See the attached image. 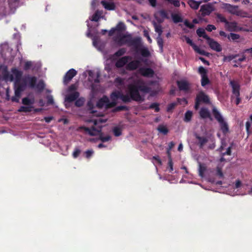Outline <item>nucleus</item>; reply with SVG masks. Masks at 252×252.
Returning <instances> with one entry per match:
<instances>
[{"instance_id":"nucleus-1","label":"nucleus","mask_w":252,"mask_h":252,"mask_svg":"<svg viewBox=\"0 0 252 252\" xmlns=\"http://www.w3.org/2000/svg\"><path fill=\"white\" fill-rule=\"evenodd\" d=\"M151 91V88L145 85L142 80L138 79L127 86L126 90V94L119 93L117 97L124 103H129L132 100L141 102L144 101L145 99L144 96L140 94V92L148 94Z\"/></svg>"},{"instance_id":"nucleus-2","label":"nucleus","mask_w":252,"mask_h":252,"mask_svg":"<svg viewBox=\"0 0 252 252\" xmlns=\"http://www.w3.org/2000/svg\"><path fill=\"white\" fill-rule=\"evenodd\" d=\"M106 32H107L108 35L106 40H103L98 36H94L92 40L94 46L103 53L104 58L106 59L105 61V70L108 73H109L110 72V55L105 51V48L107 43L109 42L110 38V31L102 30L101 31V33L102 35H104Z\"/></svg>"},{"instance_id":"nucleus-3","label":"nucleus","mask_w":252,"mask_h":252,"mask_svg":"<svg viewBox=\"0 0 252 252\" xmlns=\"http://www.w3.org/2000/svg\"><path fill=\"white\" fill-rule=\"evenodd\" d=\"M106 120L103 118H97L93 120L94 126L91 127L82 126L81 129H83L86 133L91 136L99 135V139L103 142L109 141L110 139V136L107 135L104 137L101 133V128L103 126V124L105 123Z\"/></svg>"},{"instance_id":"nucleus-4","label":"nucleus","mask_w":252,"mask_h":252,"mask_svg":"<svg viewBox=\"0 0 252 252\" xmlns=\"http://www.w3.org/2000/svg\"><path fill=\"white\" fill-rule=\"evenodd\" d=\"M113 41L118 45H127L128 46L137 47L140 44L141 38L139 37L133 38L131 34H125L123 33H116L113 37Z\"/></svg>"},{"instance_id":"nucleus-5","label":"nucleus","mask_w":252,"mask_h":252,"mask_svg":"<svg viewBox=\"0 0 252 252\" xmlns=\"http://www.w3.org/2000/svg\"><path fill=\"white\" fill-rule=\"evenodd\" d=\"M88 80L92 84L91 86L92 91L93 93H96L98 91L99 86L98 84L100 82L99 77L100 74L98 72H94L93 70H89L88 71Z\"/></svg>"},{"instance_id":"nucleus-6","label":"nucleus","mask_w":252,"mask_h":252,"mask_svg":"<svg viewBox=\"0 0 252 252\" xmlns=\"http://www.w3.org/2000/svg\"><path fill=\"white\" fill-rule=\"evenodd\" d=\"M201 103H203L206 104H211V101L209 96L203 91L200 92L196 95L195 99L194 108L196 110H197Z\"/></svg>"},{"instance_id":"nucleus-7","label":"nucleus","mask_w":252,"mask_h":252,"mask_svg":"<svg viewBox=\"0 0 252 252\" xmlns=\"http://www.w3.org/2000/svg\"><path fill=\"white\" fill-rule=\"evenodd\" d=\"M223 5V8L232 14L242 17H247V13L242 10H238L237 6L233 5L229 3H224Z\"/></svg>"},{"instance_id":"nucleus-8","label":"nucleus","mask_w":252,"mask_h":252,"mask_svg":"<svg viewBox=\"0 0 252 252\" xmlns=\"http://www.w3.org/2000/svg\"><path fill=\"white\" fill-rule=\"evenodd\" d=\"M26 87L27 85L23 81V78L21 81H15L14 84L15 94L17 96H21L22 92L25 90Z\"/></svg>"},{"instance_id":"nucleus-9","label":"nucleus","mask_w":252,"mask_h":252,"mask_svg":"<svg viewBox=\"0 0 252 252\" xmlns=\"http://www.w3.org/2000/svg\"><path fill=\"white\" fill-rule=\"evenodd\" d=\"M228 30L230 32H238L240 31L248 32L249 30L245 28L240 27L238 26V24L236 22H228L225 26Z\"/></svg>"},{"instance_id":"nucleus-10","label":"nucleus","mask_w":252,"mask_h":252,"mask_svg":"<svg viewBox=\"0 0 252 252\" xmlns=\"http://www.w3.org/2000/svg\"><path fill=\"white\" fill-rule=\"evenodd\" d=\"M146 63L147 61V59H141V60H135L130 62L126 64V68L127 70H135L138 68V67L141 64V62Z\"/></svg>"},{"instance_id":"nucleus-11","label":"nucleus","mask_w":252,"mask_h":252,"mask_svg":"<svg viewBox=\"0 0 252 252\" xmlns=\"http://www.w3.org/2000/svg\"><path fill=\"white\" fill-rule=\"evenodd\" d=\"M23 81L25 82L27 86L28 85L29 87L33 88L35 87L37 78L35 76H32L28 74L23 77Z\"/></svg>"},{"instance_id":"nucleus-12","label":"nucleus","mask_w":252,"mask_h":252,"mask_svg":"<svg viewBox=\"0 0 252 252\" xmlns=\"http://www.w3.org/2000/svg\"><path fill=\"white\" fill-rule=\"evenodd\" d=\"M96 107L99 109L105 107V108H110V101L106 96H103L99 99L97 103Z\"/></svg>"},{"instance_id":"nucleus-13","label":"nucleus","mask_w":252,"mask_h":252,"mask_svg":"<svg viewBox=\"0 0 252 252\" xmlns=\"http://www.w3.org/2000/svg\"><path fill=\"white\" fill-rule=\"evenodd\" d=\"M213 10L214 7L211 3L201 5L200 9L202 16L209 15Z\"/></svg>"},{"instance_id":"nucleus-14","label":"nucleus","mask_w":252,"mask_h":252,"mask_svg":"<svg viewBox=\"0 0 252 252\" xmlns=\"http://www.w3.org/2000/svg\"><path fill=\"white\" fill-rule=\"evenodd\" d=\"M76 74L77 71L74 69H70L63 77V82L64 84L67 85Z\"/></svg>"},{"instance_id":"nucleus-15","label":"nucleus","mask_w":252,"mask_h":252,"mask_svg":"<svg viewBox=\"0 0 252 252\" xmlns=\"http://www.w3.org/2000/svg\"><path fill=\"white\" fill-rule=\"evenodd\" d=\"M138 71L142 76L146 77H152L155 73L153 69L150 67H141Z\"/></svg>"},{"instance_id":"nucleus-16","label":"nucleus","mask_w":252,"mask_h":252,"mask_svg":"<svg viewBox=\"0 0 252 252\" xmlns=\"http://www.w3.org/2000/svg\"><path fill=\"white\" fill-rule=\"evenodd\" d=\"M207 42L212 50L217 52H220L222 50L221 46L213 39L210 38Z\"/></svg>"},{"instance_id":"nucleus-17","label":"nucleus","mask_w":252,"mask_h":252,"mask_svg":"<svg viewBox=\"0 0 252 252\" xmlns=\"http://www.w3.org/2000/svg\"><path fill=\"white\" fill-rule=\"evenodd\" d=\"M131 60V57L129 56L123 57L119 59L116 63V66L118 68H121L126 65L129 60Z\"/></svg>"},{"instance_id":"nucleus-18","label":"nucleus","mask_w":252,"mask_h":252,"mask_svg":"<svg viewBox=\"0 0 252 252\" xmlns=\"http://www.w3.org/2000/svg\"><path fill=\"white\" fill-rule=\"evenodd\" d=\"M194 137L198 140L197 145L199 148H203L204 145L208 142V138L205 136H201L197 133L194 134Z\"/></svg>"},{"instance_id":"nucleus-19","label":"nucleus","mask_w":252,"mask_h":252,"mask_svg":"<svg viewBox=\"0 0 252 252\" xmlns=\"http://www.w3.org/2000/svg\"><path fill=\"white\" fill-rule=\"evenodd\" d=\"M126 30L125 24L122 22H119L115 28H111V35L117 32V33H122Z\"/></svg>"},{"instance_id":"nucleus-20","label":"nucleus","mask_w":252,"mask_h":252,"mask_svg":"<svg viewBox=\"0 0 252 252\" xmlns=\"http://www.w3.org/2000/svg\"><path fill=\"white\" fill-rule=\"evenodd\" d=\"M11 72L12 74L10 75V80L13 81L14 79L13 75L15 77V81H19L22 80L21 77L23 75L22 71L19 70L16 68H13L11 69Z\"/></svg>"},{"instance_id":"nucleus-21","label":"nucleus","mask_w":252,"mask_h":252,"mask_svg":"<svg viewBox=\"0 0 252 252\" xmlns=\"http://www.w3.org/2000/svg\"><path fill=\"white\" fill-rule=\"evenodd\" d=\"M230 85L232 88V93L235 96L240 95V86L237 83L234 81L230 82Z\"/></svg>"},{"instance_id":"nucleus-22","label":"nucleus","mask_w":252,"mask_h":252,"mask_svg":"<svg viewBox=\"0 0 252 252\" xmlns=\"http://www.w3.org/2000/svg\"><path fill=\"white\" fill-rule=\"evenodd\" d=\"M79 93L78 92H74L69 94L65 96V101L68 102H73L79 97Z\"/></svg>"},{"instance_id":"nucleus-23","label":"nucleus","mask_w":252,"mask_h":252,"mask_svg":"<svg viewBox=\"0 0 252 252\" xmlns=\"http://www.w3.org/2000/svg\"><path fill=\"white\" fill-rule=\"evenodd\" d=\"M199 114L200 117L202 119L209 118L210 120H212L210 112L207 108H201L199 111Z\"/></svg>"},{"instance_id":"nucleus-24","label":"nucleus","mask_w":252,"mask_h":252,"mask_svg":"<svg viewBox=\"0 0 252 252\" xmlns=\"http://www.w3.org/2000/svg\"><path fill=\"white\" fill-rule=\"evenodd\" d=\"M178 87L181 91H188L189 89V83L184 80L178 81L177 82Z\"/></svg>"},{"instance_id":"nucleus-25","label":"nucleus","mask_w":252,"mask_h":252,"mask_svg":"<svg viewBox=\"0 0 252 252\" xmlns=\"http://www.w3.org/2000/svg\"><path fill=\"white\" fill-rule=\"evenodd\" d=\"M87 107L88 109L90 111V113L94 116H96L98 117V118H100V116H102V114L94 110V105L91 100H90L87 102Z\"/></svg>"},{"instance_id":"nucleus-26","label":"nucleus","mask_w":252,"mask_h":252,"mask_svg":"<svg viewBox=\"0 0 252 252\" xmlns=\"http://www.w3.org/2000/svg\"><path fill=\"white\" fill-rule=\"evenodd\" d=\"M212 113L213 116L216 120L219 123L220 122H222L223 120V118L221 115L220 113L219 112V111L217 109V108L214 107L212 109Z\"/></svg>"},{"instance_id":"nucleus-27","label":"nucleus","mask_w":252,"mask_h":252,"mask_svg":"<svg viewBox=\"0 0 252 252\" xmlns=\"http://www.w3.org/2000/svg\"><path fill=\"white\" fill-rule=\"evenodd\" d=\"M152 23L154 27L155 31L158 33V36H161L163 32L161 25L158 24L155 21H152Z\"/></svg>"},{"instance_id":"nucleus-28","label":"nucleus","mask_w":252,"mask_h":252,"mask_svg":"<svg viewBox=\"0 0 252 252\" xmlns=\"http://www.w3.org/2000/svg\"><path fill=\"white\" fill-rule=\"evenodd\" d=\"M201 3V1H197L194 0H189L188 1V3L189 4V6L194 10L197 9Z\"/></svg>"},{"instance_id":"nucleus-29","label":"nucleus","mask_w":252,"mask_h":252,"mask_svg":"<svg viewBox=\"0 0 252 252\" xmlns=\"http://www.w3.org/2000/svg\"><path fill=\"white\" fill-rule=\"evenodd\" d=\"M219 124L220 125V129L222 133L224 134L227 133L229 131V127L227 123L223 120H222V122H219Z\"/></svg>"},{"instance_id":"nucleus-30","label":"nucleus","mask_w":252,"mask_h":252,"mask_svg":"<svg viewBox=\"0 0 252 252\" xmlns=\"http://www.w3.org/2000/svg\"><path fill=\"white\" fill-rule=\"evenodd\" d=\"M196 33L199 37H202L207 40V41L210 39V37L206 34L205 31L204 29L199 28L196 30Z\"/></svg>"},{"instance_id":"nucleus-31","label":"nucleus","mask_w":252,"mask_h":252,"mask_svg":"<svg viewBox=\"0 0 252 252\" xmlns=\"http://www.w3.org/2000/svg\"><path fill=\"white\" fill-rule=\"evenodd\" d=\"M227 38L230 41L238 42V40L240 38V35L238 34L231 32L228 34Z\"/></svg>"},{"instance_id":"nucleus-32","label":"nucleus","mask_w":252,"mask_h":252,"mask_svg":"<svg viewBox=\"0 0 252 252\" xmlns=\"http://www.w3.org/2000/svg\"><path fill=\"white\" fill-rule=\"evenodd\" d=\"M215 15L217 21L218 22L224 23L225 24V25H226L228 21L226 20V19L224 16H223L221 14H220L219 13H215Z\"/></svg>"},{"instance_id":"nucleus-33","label":"nucleus","mask_w":252,"mask_h":252,"mask_svg":"<svg viewBox=\"0 0 252 252\" xmlns=\"http://www.w3.org/2000/svg\"><path fill=\"white\" fill-rule=\"evenodd\" d=\"M102 14V12L101 11L96 10L90 20L92 21L97 22L101 18Z\"/></svg>"},{"instance_id":"nucleus-34","label":"nucleus","mask_w":252,"mask_h":252,"mask_svg":"<svg viewBox=\"0 0 252 252\" xmlns=\"http://www.w3.org/2000/svg\"><path fill=\"white\" fill-rule=\"evenodd\" d=\"M141 56L144 58H148L151 56L149 50L147 48H142L140 49Z\"/></svg>"},{"instance_id":"nucleus-35","label":"nucleus","mask_w":252,"mask_h":252,"mask_svg":"<svg viewBox=\"0 0 252 252\" xmlns=\"http://www.w3.org/2000/svg\"><path fill=\"white\" fill-rule=\"evenodd\" d=\"M171 17L173 21L175 23H178L183 21V19L181 16L178 14L172 13Z\"/></svg>"},{"instance_id":"nucleus-36","label":"nucleus","mask_w":252,"mask_h":252,"mask_svg":"<svg viewBox=\"0 0 252 252\" xmlns=\"http://www.w3.org/2000/svg\"><path fill=\"white\" fill-rule=\"evenodd\" d=\"M155 14H158V15H159L161 17V18L167 19H169L168 14L165 10L162 9L159 10L158 12L155 13Z\"/></svg>"},{"instance_id":"nucleus-37","label":"nucleus","mask_w":252,"mask_h":252,"mask_svg":"<svg viewBox=\"0 0 252 252\" xmlns=\"http://www.w3.org/2000/svg\"><path fill=\"white\" fill-rule=\"evenodd\" d=\"M33 107L32 106H22L18 109V112H30L32 111Z\"/></svg>"},{"instance_id":"nucleus-38","label":"nucleus","mask_w":252,"mask_h":252,"mask_svg":"<svg viewBox=\"0 0 252 252\" xmlns=\"http://www.w3.org/2000/svg\"><path fill=\"white\" fill-rule=\"evenodd\" d=\"M192 117V112L191 111H187L185 114L184 121L185 122H189L191 121Z\"/></svg>"},{"instance_id":"nucleus-39","label":"nucleus","mask_w":252,"mask_h":252,"mask_svg":"<svg viewBox=\"0 0 252 252\" xmlns=\"http://www.w3.org/2000/svg\"><path fill=\"white\" fill-rule=\"evenodd\" d=\"M30 69H32V70H33L34 69V67H33V63L31 61H27L25 62L24 66V69L25 71H27L29 70Z\"/></svg>"},{"instance_id":"nucleus-40","label":"nucleus","mask_w":252,"mask_h":252,"mask_svg":"<svg viewBox=\"0 0 252 252\" xmlns=\"http://www.w3.org/2000/svg\"><path fill=\"white\" fill-rule=\"evenodd\" d=\"M210 83V81L208 77V75L201 77V84L202 87H205Z\"/></svg>"},{"instance_id":"nucleus-41","label":"nucleus","mask_w":252,"mask_h":252,"mask_svg":"<svg viewBox=\"0 0 252 252\" xmlns=\"http://www.w3.org/2000/svg\"><path fill=\"white\" fill-rule=\"evenodd\" d=\"M85 101V99L84 97H80L76 100L75 105L78 107H81L84 105Z\"/></svg>"},{"instance_id":"nucleus-42","label":"nucleus","mask_w":252,"mask_h":252,"mask_svg":"<svg viewBox=\"0 0 252 252\" xmlns=\"http://www.w3.org/2000/svg\"><path fill=\"white\" fill-rule=\"evenodd\" d=\"M198 72L199 74H200L201 77H202L207 75L208 71L204 67L200 66L198 67Z\"/></svg>"},{"instance_id":"nucleus-43","label":"nucleus","mask_w":252,"mask_h":252,"mask_svg":"<svg viewBox=\"0 0 252 252\" xmlns=\"http://www.w3.org/2000/svg\"><path fill=\"white\" fill-rule=\"evenodd\" d=\"M22 103L25 105L31 106L33 103V101L30 99L29 97H26L22 99Z\"/></svg>"},{"instance_id":"nucleus-44","label":"nucleus","mask_w":252,"mask_h":252,"mask_svg":"<svg viewBox=\"0 0 252 252\" xmlns=\"http://www.w3.org/2000/svg\"><path fill=\"white\" fill-rule=\"evenodd\" d=\"M113 132L115 136H119L122 134V129L118 126L114 127Z\"/></svg>"},{"instance_id":"nucleus-45","label":"nucleus","mask_w":252,"mask_h":252,"mask_svg":"<svg viewBox=\"0 0 252 252\" xmlns=\"http://www.w3.org/2000/svg\"><path fill=\"white\" fill-rule=\"evenodd\" d=\"M157 41L161 52H162L163 47V40L161 36H158L157 38Z\"/></svg>"},{"instance_id":"nucleus-46","label":"nucleus","mask_w":252,"mask_h":252,"mask_svg":"<svg viewBox=\"0 0 252 252\" xmlns=\"http://www.w3.org/2000/svg\"><path fill=\"white\" fill-rule=\"evenodd\" d=\"M36 88L40 91H42L45 88V84L42 80H40L35 86Z\"/></svg>"},{"instance_id":"nucleus-47","label":"nucleus","mask_w":252,"mask_h":252,"mask_svg":"<svg viewBox=\"0 0 252 252\" xmlns=\"http://www.w3.org/2000/svg\"><path fill=\"white\" fill-rule=\"evenodd\" d=\"M158 129L160 133H163L164 135L167 134L168 132V129L164 126H159Z\"/></svg>"},{"instance_id":"nucleus-48","label":"nucleus","mask_w":252,"mask_h":252,"mask_svg":"<svg viewBox=\"0 0 252 252\" xmlns=\"http://www.w3.org/2000/svg\"><path fill=\"white\" fill-rule=\"evenodd\" d=\"M149 108L151 109H155V111L156 112H158L159 111L160 109L159 107V104L157 102H154L152 103L150 106Z\"/></svg>"},{"instance_id":"nucleus-49","label":"nucleus","mask_w":252,"mask_h":252,"mask_svg":"<svg viewBox=\"0 0 252 252\" xmlns=\"http://www.w3.org/2000/svg\"><path fill=\"white\" fill-rule=\"evenodd\" d=\"M239 55L238 54L232 55L228 56H224L223 57V62H226V61L230 62L231 60H232L233 59H235Z\"/></svg>"},{"instance_id":"nucleus-50","label":"nucleus","mask_w":252,"mask_h":252,"mask_svg":"<svg viewBox=\"0 0 252 252\" xmlns=\"http://www.w3.org/2000/svg\"><path fill=\"white\" fill-rule=\"evenodd\" d=\"M196 52L198 53V54L204 55V56H208V53L205 52L203 50L200 49L197 46H196L193 49Z\"/></svg>"},{"instance_id":"nucleus-51","label":"nucleus","mask_w":252,"mask_h":252,"mask_svg":"<svg viewBox=\"0 0 252 252\" xmlns=\"http://www.w3.org/2000/svg\"><path fill=\"white\" fill-rule=\"evenodd\" d=\"M126 52V48H122L119 49L115 53V55L117 57H120L123 56Z\"/></svg>"},{"instance_id":"nucleus-52","label":"nucleus","mask_w":252,"mask_h":252,"mask_svg":"<svg viewBox=\"0 0 252 252\" xmlns=\"http://www.w3.org/2000/svg\"><path fill=\"white\" fill-rule=\"evenodd\" d=\"M128 107L126 106H118L113 110L114 112L121 111H127L128 110Z\"/></svg>"},{"instance_id":"nucleus-53","label":"nucleus","mask_w":252,"mask_h":252,"mask_svg":"<svg viewBox=\"0 0 252 252\" xmlns=\"http://www.w3.org/2000/svg\"><path fill=\"white\" fill-rule=\"evenodd\" d=\"M185 38L186 42L189 44V45H190L192 48L194 49L195 47L197 46L195 45L192 41L191 39H190L189 37L187 36H185Z\"/></svg>"},{"instance_id":"nucleus-54","label":"nucleus","mask_w":252,"mask_h":252,"mask_svg":"<svg viewBox=\"0 0 252 252\" xmlns=\"http://www.w3.org/2000/svg\"><path fill=\"white\" fill-rule=\"evenodd\" d=\"M81 150L79 148H76L72 153L73 158H76L79 156Z\"/></svg>"},{"instance_id":"nucleus-55","label":"nucleus","mask_w":252,"mask_h":252,"mask_svg":"<svg viewBox=\"0 0 252 252\" xmlns=\"http://www.w3.org/2000/svg\"><path fill=\"white\" fill-rule=\"evenodd\" d=\"M77 85L76 84H71L68 88V92L70 93L72 92H76V90L77 89Z\"/></svg>"},{"instance_id":"nucleus-56","label":"nucleus","mask_w":252,"mask_h":252,"mask_svg":"<svg viewBox=\"0 0 252 252\" xmlns=\"http://www.w3.org/2000/svg\"><path fill=\"white\" fill-rule=\"evenodd\" d=\"M101 3L102 4V5L104 6V7L108 10H110V2H107L104 0H102L101 1Z\"/></svg>"},{"instance_id":"nucleus-57","label":"nucleus","mask_w":252,"mask_h":252,"mask_svg":"<svg viewBox=\"0 0 252 252\" xmlns=\"http://www.w3.org/2000/svg\"><path fill=\"white\" fill-rule=\"evenodd\" d=\"M154 17L157 21L158 24L161 25L164 21V19L162 18H160L158 15V14H154Z\"/></svg>"},{"instance_id":"nucleus-58","label":"nucleus","mask_w":252,"mask_h":252,"mask_svg":"<svg viewBox=\"0 0 252 252\" xmlns=\"http://www.w3.org/2000/svg\"><path fill=\"white\" fill-rule=\"evenodd\" d=\"M233 143H232L230 145V146L226 150V151L223 153L222 154V156H225V155H228V156H230L231 154V149H232V145H233Z\"/></svg>"},{"instance_id":"nucleus-59","label":"nucleus","mask_w":252,"mask_h":252,"mask_svg":"<svg viewBox=\"0 0 252 252\" xmlns=\"http://www.w3.org/2000/svg\"><path fill=\"white\" fill-rule=\"evenodd\" d=\"M176 105V103L175 102L171 103L167 106V112H170L175 107Z\"/></svg>"},{"instance_id":"nucleus-60","label":"nucleus","mask_w":252,"mask_h":252,"mask_svg":"<svg viewBox=\"0 0 252 252\" xmlns=\"http://www.w3.org/2000/svg\"><path fill=\"white\" fill-rule=\"evenodd\" d=\"M85 156L87 158H90L91 157L93 156L94 154V151L93 150H88L85 153Z\"/></svg>"},{"instance_id":"nucleus-61","label":"nucleus","mask_w":252,"mask_h":252,"mask_svg":"<svg viewBox=\"0 0 252 252\" xmlns=\"http://www.w3.org/2000/svg\"><path fill=\"white\" fill-rule=\"evenodd\" d=\"M168 1L173 4L176 7H179L180 5L179 0H167Z\"/></svg>"},{"instance_id":"nucleus-62","label":"nucleus","mask_w":252,"mask_h":252,"mask_svg":"<svg viewBox=\"0 0 252 252\" xmlns=\"http://www.w3.org/2000/svg\"><path fill=\"white\" fill-rule=\"evenodd\" d=\"M184 25L187 27L188 28L192 29L194 27V25L193 24H191L189 22L188 20H185L184 21Z\"/></svg>"},{"instance_id":"nucleus-63","label":"nucleus","mask_w":252,"mask_h":252,"mask_svg":"<svg viewBox=\"0 0 252 252\" xmlns=\"http://www.w3.org/2000/svg\"><path fill=\"white\" fill-rule=\"evenodd\" d=\"M47 104L52 105L54 104V99L52 95H48L47 96Z\"/></svg>"},{"instance_id":"nucleus-64","label":"nucleus","mask_w":252,"mask_h":252,"mask_svg":"<svg viewBox=\"0 0 252 252\" xmlns=\"http://www.w3.org/2000/svg\"><path fill=\"white\" fill-rule=\"evenodd\" d=\"M143 32H144V36L147 38L148 41H149V43H151L152 41V40L151 38V37L149 34L148 32L146 30H144Z\"/></svg>"}]
</instances>
